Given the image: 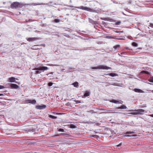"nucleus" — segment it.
Returning <instances> with one entry per match:
<instances>
[{
    "mask_svg": "<svg viewBox=\"0 0 153 153\" xmlns=\"http://www.w3.org/2000/svg\"><path fill=\"white\" fill-rule=\"evenodd\" d=\"M48 69V68L47 67L41 66L38 68H35L33 69V70H37V71H36V74H38L41 73L40 71L38 70H43L44 71V70H47Z\"/></svg>",
    "mask_w": 153,
    "mask_h": 153,
    "instance_id": "obj_1",
    "label": "nucleus"
},
{
    "mask_svg": "<svg viewBox=\"0 0 153 153\" xmlns=\"http://www.w3.org/2000/svg\"><path fill=\"white\" fill-rule=\"evenodd\" d=\"M92 69H105L108 70L111 69V68L110 67H108L104 65H100L96 67H93L91 68Z\"/></svg>",
    "mask_w": 153,
    "mask_h": 153,
    "instance_id": "obj_2",
    "label": "nucleus"
},
{
    "mask_svg": "<svg viewBox=\"0 0 153 153\" xmlns=\"http://www.w3.org/2000/svg\"><path fill=\"white\" fill-rule=\"evenodd\" d=\"M21 4L19 2H13L11 5V8H21Z\"/></svg>",
    "mask_w": 153,
    "mask_h": 153,
    "instance_id": "obj_3",
    "label": "nucleus"
},
{
    "mask_svg": "<svg viewBox=\"0 0 153 153\" xmlns=\"http://www.w3.org/2000/svg\"><path fill=\"white\" fill-rule=\"evenodd\" d=\"M26 39L28 41L31 42L38 40L39 39V38L38 37H30L27 38Z\"/></svg>",
    "mask_w": 153,
    "mask_h": 153,
    "instance_id": "obj_4",
    "label": "nucleus"
},
{
    "mask_svg": "<svg viewBox=\"0 0 153 153\" xmlns=\"http://www.w3.org/2000/svg\"><path fill=\"white\" fill-rule=\"evenodd\" d=\"M129 111L137 112L138 114H139L143 113L145 112V110L143 109H138L135 110H130Z\"/></svg>",
    "mask_w": 153,
    "mask_h": 153,
    "instance_id": "obj_5",
    "label": "nucleus"
},
{
    "mask_svg": "<svg viewBox=\"0 0 153 153\" xmlns=\"http://www.w3.org/2000/svg\"><path fill=\"white\" fill-rule=\"evenodd\" d=\"M27 102L28 103H31L33 104H34L36 103V101L35 100H27Z\"/></svg>",
    "mask_w": 153,
    "mask_h": 153,
    "instance_id": "obj_6",
    "label": "nucleus"
},
{
    "mask_svg": "<svg viewBox=\"0 0 153 153\" xmlns=\"http://www.w3.org/2000/svg\"><path fill=\"white\" fill-rule=\"evenodd\" d=\"M10 87L12 88L17 89L19 88V86L16 84H11Z\"/></svg>",
    "mask_w": 153,
    "mask_h": 153,
    "instance_id": "obj_7",
    "label": "nucleus"
},
{
    "mask_svg": "<svg viewBox=\"0 0 153 153\" xmlns=\"http://www.w3.org/2000/svg\"><path fill=\"white\" fill-rule=\"evenodd\" d=\"M104 75H109L112 77H114L117 76V74L114 73H111L108 74H104Z\"/></svg>",
    "mask_w": 153,
    "mask_h": 153,
    "instance_id": "obj_8",
    "label": "nucleus"
},
{
    "mask_svg": "<svg viewBox=\"0 0 153 153\" xmlns=\"http://www.w3.org/2000/svg\"><path fill=\"white\" fill-rule=\"evenodd\" d=\"M16 78L14 77H11L8 79V81L10 82H15Z\"/></svg>",
    "mask_w": 153,
    "mask_h": 153,
    "instance_id": "obj_9",
    "label": "nucleus"
},
{
    "mask_svg": "<svg viewBox=\"0 0 153 153\" xmlns=\"http://www.w3.org/2000/svg\"><path fill=\"white\" fill-rule=\"evenodd\" d=\"M133 91L136 92L138 93H142L143 92L141 90L137 88H135L133 90Z\"/></svg>",
    "mask_w": 153,
    "mask_h": 153,
    "instance_id": "obj_10",
    "label": "nucleus"
},
{
    "mask_svg": "<svg viewBox=\"0 0 153 153\" xmlns=\"http://www.w3.org/2000/svg\"><path fill=\"white\" fill-rule=\"evenodd\" d=\"M107 111L106 112L107 113H118V112H116V110H107Z\"/></svg>",
    "mask_w": 153,
    "mask_h": 153,
    "instance_id": "obj_11",
    "label": "nucleus"
},
{
    "mask_svg": "<svg viewBox=\"0 0 153 153\" xmlns=\"http://www.w3.org/2000/svg\"><path fill=\"white\" fill-rule=\"evenodd\" d=\"M126 108H127V107L126 106L123 105L120 107H117V109H126Z\"/></svg>",
    "mask_w": 153,
    "mask_h": 153,
    "instance_id": "obj_12",
    "label": "nucleus"
},
{
    "mask_svg": "<svg viewBox=\"0 0 153 153\" xmlns=\"http://www.w3.org/2000/svg\"><path fill=\"white\" fill-rule=\"evenodd\" d=\"M72 85H73L74 86V87H76V88L79 87L78 83L77 82H76L73 83L72 84Z\"/></svg>",
    "mask_w": 153,
    "mask_h": 153,
    "instance_id": "obj_13",
    "label": "nucleus"
},
{
    "mask_svg": "<svg viewBox=\"0 0 153 153\" xmlns=\"http://www.w3.org/2000/svg\"><path fill=\"white\" fill-rule=\"evenodd\" d=\"M90 93L88 91H86V92L84 94L83 96L84 97H87L89 96L90 95Z\"/></svg>",
    "mask_w": 153,
    "mask_h": 153,
    "instance_id": "obj_14",
    "label": "nucleus"
},
{
    "mask_svg": "<svg viewBox=\"0 0 153 153\" xmlns=\"http://www.w3.org/2000/svg\"><path fill=\"white\" fill-rule=\"evenodd\" d=\"M110 102H113V103H121L120 102H120H119V101H118L117 100H114V99H113V100H111L110 101Z\"/></svg>",
    "mask_w": 153,
    "mask_h": 153,
    "instance_id": "obj_15",
    "label": "nucleus"
},
{
    "mask_svg": "<svg viewBox=\"0 0 153 153\" xmlns=\"http://www.w3.org/2000/svg\"><path fill=\"white\" fill-rule=\"evenodd\" d=\"M81 8L82 9L87 11H89L90 10V9L89 8L87 7H84L83 6L81 7Z\"/></svg>",
    "mask_w": 153,
    "mask_h": 153,
    "instance_id": "obj_16",
    "label": "nucleus"
},
{
    "mask_svg": "<svg viewBox=\"0 0 153 153\" xmlns=\"http://www.w3.org/2000/svg\"><path fill=\"white\" fill-rule=\"evenodd\" d=\"M120 45H116L114 46L113 47V48L115 50H116L117 49H118L119 48H120Z\"/></svg>",
    "mask_w": 153,
    "mask_h": 153,
    "instance_id": "obj_17",
    "label": "nucleus"
},
{
    "mask_svg": "<svg viewBox=\"0 0 153 153\" xmlns=\"http://www.w3.org/2000/svg\"><path fill=\"white\" fill-rule=\"evenodd\" d=\"M60 20L59 19H56L53 20V22L55 23H58L60 22Z\"/></svg>",
    "mask_w": 153,
    "mask_h": 153,
    "instance_id": "obj_18",
    "label": "nucleus"
},
{
    "mask_svg": "<svg viewBox=\"0 0 153 153\" xmlns=\"http://www.w3.org/2000/svg\"><path fill=\"white\" fill-rule=\"evenodd\" d=\"M132 45L134 47H137L138 46V44L136 42H133L132 43Z\"/></svg>",
    "mask_w": 153,
    "mask_h": 153,
    "instance_id": "obj_19",
    "label": "nucleus"
},
{
    "mask_svg": "<svg viewBox=\"0 0 153 153\" xmlns=\"http://www.w3.org/2000/svg\"><path fill=\"white\" fill-rule=\"evenodd\" d=\"M148 81L151 82H153V76L151 77L149 79Z\"/></svg>",
    "mask_w": 153,
    "mask_h": 153,
    "instance_id": "obj_20",
    "label": "nucleus"
},
{
    "mask_svg": "<svg viewBox=\"0 0 153 153\" xmlns=\"http://www.w3.org/2000/svg\"><path fill=\"white\" fill-rule=\"evenodd\" d=\"M134 131H128L126 132L125 134H134Z\"/></svg>",
    "mask_w": 153,
    "mask_h": 153,
    "instance_id": "obj_21",
    "label": "nucleus"
},
{
    "mask_svg": "<svg viewBox=\"0 0 153 153\" xmlns=\"http://www.w3.org/2000/svg\"><path fill=\"white\" fill-rule=\"evenodd\" d=\"M70 127L71 128H75L76 126L73 124H71L70 125Z\"/></svg>",
    "mask_w": 153,
    "mask_h": 153,
    "instance_id": "obj_22",
    "label": "nucleus"
},
{
    "mask_svg": "<svg viewBox=\"0 0 153 153\" xmlns=\"http://www.w3.org/2000/svg\"><path fill=\"white\" fill-rule=\"evenodd\" d=\"M134 112H133L131 113V114L133 115H138V112H135L134 111Z\"/></svg>",
    "mask_w": 153,
    "mask_h": 153,
    "instance_id": "obj_23",
    "label": "nucleus"
},
{
    "mask_svg": "<svg viewBox=\"0 0 153 153\" xmlns=\"http://www.w3.org/2000/svg\"><path fill=\"white\" fill-rule=\"evenodd\" d=\"M49 117H50L52 118L53 119H56L57 118L56 117L51 115H50L49 116Z\"/></svg>",
    "mask_w": 153,
    "mask_h": 153,
    "instance_id": "obj_24",
    "label": "nucleus"
},
{
    "mask_svg": "<svg viewBox=\"0 0 153 153\" xmlns=\"http://www.w3.org/2000/svg\"><path fill=\"white\" fill-rule=\"evenodd\" d=\"M141 72L142 73H144L146 74H149V72H148V71H142Z\"/></svg>",
    "mask_w": 153,
    "mask_h": 153,
    "instance_id": "obj_25",
    "label": "nucleus"
},
{
    "mask_svg": "<svg viewBox=\"0 0 153 153\" xmlns=\"http://www.w3.org/2000/svg\"><path fill=\"white\" fill-rule=\"evenodd\" d=\"M44 46L45 47V44H41L40 45H35L33 46V47L36 46Z\"/></svg>",
    "mask_w": 153,
    "mask_h": 153,
    "instance_id": "obj_26",
    "label": "nucleus"
},
{
    "mask_svg": "<svg viewBox=\"0 0 153 153\" xmlns=\"http://www.w3.org/2000/svg\"><path fill=\"white\" fill-rule=\"evenodd\" d=\"M74 101L76 104H78L81 103V101L79 100H74Z\"/></svg>",
    "mask_w": 153,
    "mask_h": 153,
    "instance_id": "obj_27",
    "label": "nucleus"
},
{
    "mask_svg": "<svg viewBox=\"0 0 153 153\" xmlns=\"http://www.w3.org/2000/svg\"><path fill=\"white\" fill-rule=\"evenodd\" d=\"M53 83L52 82H50L48 83V85L49 86H51L53 85Z\"/></svg>",
    "mask_w": 153,
    "mask_h": 153,
    "instance_id": "obj_28",
    "label": "nucleus"
},
{
    "mask_svg": "<svg viewBox=\"0 0 153 153\" xmlns=\"http://www.w3.org/2000/svg\"><path fill=\"white\" fill-rule=\"evenodd\" d=\"M58 131L63 132H64V130L63 129L60 128L58 130Z\"/></svg>",
    "mask_w": 153,
    "mask_h": 153,
    "instance_id": "obj_29",
    "label": "nucleus"
},
{
    "mask_svg": "<svg viewBox=\"0 0 153 153\" xmlns=\"http://www.w3.org/2000/svg\"><path fill=\"white\" fill-rule=\"evenodd\" d=\"M41 108H40V109H42L44 108H45L46 107V106L45 105H43L41 106H40Z\"/></svg>",
    "mask_w": 153,
    "mask_h": 153,
    "instance_id": "obj_30",
    "label": "nucleus"
},
{
    "mask_svg": "<svg viewBox=\"0 0 153 153\" xmlns=\"http://www.w3.org/2000/svg\"><path fill=\"white\" fill-rule=\"evenodd\" d=\"M120 23H121L120 22L118 21V22H116V25H119L120 24Z\"/></svg>",
    "mask_w": 153,
    "mask_h": 153,
    "instance_id": "obj_31",
    "label": "nucleus"
},
{
    "mask_svg": "<svg viewBox=\"0 0 153 153\" xmlns=\"http://www.w3.org/2000/svg\"><path fill=\"white\" fill-rule=\"evenodd\" d=\"M5 88L3 86L0 85V89L4 88Z\"/></svg>",
    "mask_w": 153,
    "mask_h": 153,
    "instance_id": "obj_32",
    "label": "nucleus"
},
{
    "mask_svg": "<svg viewBox=\"0 0 153 153\" xmlns=\"http://www.w3.org/2000/svg\"><path fill=\"white\" fill-rule=\"evenodd\" d=\"M149 26L153 28V24H152V23L150 24Z\"/></svg>",
    "mask_w": 153,
    "mask_h": 153,
    "instance_id": "obj_33",
    "label": "nucleus"
},
{
    "mask_svg": "<svg viewBox=\"0 0 153 153\" xmlns=\"http://www.w3.org/2000/svg\"><path fill=\"white\" fill-rule=\"evenodd\" d=\"M138 35V36H142H142H143V35H143V34H138V35Z\"/></svg>",
    "mask_w": 153,
    "mask_h": 153,
    "instance_id": "obj_34",
    "label": "nucleus"
},
{
    "mask_svg": "<svg viewBox=\"0 0 153 153\" xmlns=\"http://www.w3.org/2000/svg\"><path fill=\"white\" fill-rule=\"evenodd\" d=\"M149 116H150V117H153V114H150L149 115Z\"/></svg>",
    "mask_w": 153,
    "mask_h": 153,
    "instance_id": "obj_35",
    "label": "nucleus"
},
{
    "mask_svg": "<svg viewBox=\"0 0 153 153\" xmlns=\"http://www.w3.org/2000/svg\"><path fill=\"white\" fill-rule=\"evenodd\" d=\"M3 95V94H0V96Z\"/></svg>",
    "mask_w": 153,
    "mask_h": 153,
    "instance_id": "obj_36",
    "label": "nucleus"
},
{
    "mask_svg": "<svg viewBox=\"0 0 153 153\" xmlns=\"http://www.w3.org/2000/svg\"><path fill=\"white\" fill-rule=\"evenodd\" d=\"M41 49V48H37L36 49Z\"/></svg>",
    "mask_w": 153,
    "mask_h": 153,
    "instance_id": "obj_37",
    "label": "nucleus"
},
{
    "mask_svg": "<svg viewBox=\"0 0 153 153\" xmlns=\"http://www.w3.org/2000/svg\"><path fill=\"white\" fill-rule=\"evenodd\" d=\"M96 136H96V135H94V136H93V137H95Z\"/></svg>",
    "mask_w": 153,
    "mask_h": 153,
    "instance_id": "obj_38",
    "label": "nucleus"
},
{
    "mask_svg": "<svg viewBox=\"0 0 153 153\" xmlns=\"http://www.w3.org/2000/svg\"><path fill=\"white\" fill-rule=\"evenodd\" d=\"M30 139H25V140H30Z\"/></svg>",
    "mask_w": 153,
    "mask_h": 153,
    "instance_id": "obj_39",
    "label": "nucleus"
},
{
    "mask_svg": "<svg viewBox=\"0 0 153 153\" xmlns=\"http://www.w3.org/2000/svg\"><path fill=\"white\" fill-rule=\"evenodd\" d=\"M120 39V40H122V39Z\"/></svg>",
    "mask_w": 153,
    "mask_h": 153,
    "instance_id": "obj_40",
    "label": "nucleus"
},
{
    "mask_svg": "<svg viewBox=\"0 0 153 153\" xmlns=\"http://www.w3.org/2000/svg\"><path fill=\"white\" fill-rule=\"evenodd\" d=\"M33 143H31V144H33Z\"/></svg>",
    "mask_w": 153,
    "mask_h": 153,
    "instance_id": "obj_41",
    "label": "nucleus"
},
{
    "mask_svg": "<svg viewBox=\"0 0 153 153\" xmlns=\"http://www.w3.org/2000/svg\"><path fill=\"white\" fill-rule=\"evenodd\" d=\"M34 153H40L34 152Z\"/></svg>",
    "mask_w": 153,
    "mask_h": 153,
    "instance_id": "obj_42",
    "label": "nucleus"
},
{
    "mask_svg": "<svg viewBox=\"0 0 153 153\" xmlns=\"http://www.w3.org/2000/svg\"><path fill=\"white\" fill-rule=\"evenodd\" d=\"M128 136V137H129V136L128 135V136Z\"/></svg>",
    "mask_w": 153,
    "mask_h": 153,
    "instance_id": "obj_43",
    "label": "nucleus"
},
{
    "mask_svg": "<svg viewBox=\"0 0 153 153\" xmlns=\"http://www.w3.org/2000/svg\"><path fill=\"white\" fill-rule=\"evenodd\" d=\"M120 146V145H118V146Z\"/></svg>",
    "mask_w": 153,
    "mask_h": 153,
    "instance_id": "obj_44",
    "label": "nucleus"
}]
</instances>
